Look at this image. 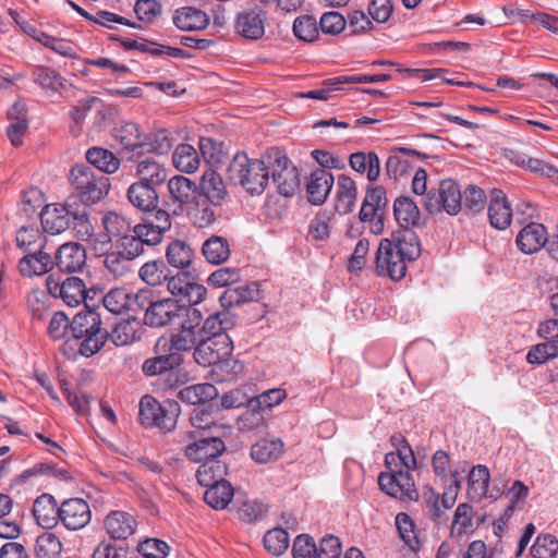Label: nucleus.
Segmentation results:
<instances>
[{
    "label": "nucleus",
    "instance_id": "1",
    "mask_svg": "<svg viewBox=\"0 0 558 558\" xmlns=\"http://www.w3.org/2000/svg\"><path fill=\"white\" fill-rule=\"evenodd\" d=\"M227 178L251 195H260L269 182L268 150L260 159L250 158L243 151L236 153L227 167Z\"/></svg>",
    "mask_w": 558,
    "mask_h": 558
},
{
    "label": "nucleus",
    "instance_id": "2",
    "mask_svg": "<svg viewBox=\"0 0 558 558\" xmlns=\"http://www.w3.org/2000/svg\"><path fill=\"white\" fill-rule=\"evenodd\" d=\"M109 338V332L102 328L100 315L94 310L77 313L71 322V337L78 352L86 357L101 350Z\"/></svg>",
    "mask_w": 558,
    "mask_h": 558
},
{
    "label": "nucleus",
    "instance_id": "3",
    "mask_svg": "<svg viewBox=\"0 0 558 558\" xmlns=\"http://www.w3.org/2000/svg\"><path fill=\"white\" fill-rule=\"evenodd\" d=\"M69 181L73 196L89 206L104 199L110 190V180L87 165H76L70 170Z\"/></svg>",
    "mask_w": 558,
    "mask_h": 558
},
{
    "label": "nucleus",
    "instance_id": "4",
    "mask_svg": "<svg viewBox=\"0 0 558 558\" xmlns=\"http://www.w3.org/2000/svg\"><path fill=\"white\" fill-rule=\"evenodd\" d=\"M424 208L430 215L446 213L458 215L462 209V192L460 184L453 179L439 181L437 187H432L424 199Z\"/></svg>",
    "mask_w": 558,
    "mask_h": 558
},
{
    "label": "nucleus",
    "instance_id": "5",
    "mask_svg": "<svg viewBox=\"0 0 558 558\" xmlns=\"http://www.w3.org/2000/svg\"><path fill=\"white\" fill-rule=\"evenodd\" d=\"M180 405L177 401L167 400L160 403L154 397L146 395L140 402V420L146 427H158L171 430L177 424Z\"/></svg>",
    "mask_w": 558,
    "mask_h": 558
},
{
    "label": "nucleus",
    "instance_id": "6",
    "mask_svg": "<svg viewBox=\"0 0 558 558\" xmlns=\"http://www.w3.org/2000/svg\"><path fill=\"white\" fill-rule=\"evenodd\" d=\"M269 178L280 195L291 197L300 186V173L289 158L278 148L268 149Z\"/></svg>",
    "mask_w": 558,
    "mask_h": 558
},
{
    "label": "nucleus",
    "instance_id": "7",
    "mask_svg": "<svg viewBox=\"0 0 558 558\" xmlns=\"http://www.w3.org/2000/svg\"><path fill=\"white\" fill-rule=\"evenodd\" d=\"M388 472L380 473L378 485L387 495L400 500H414L418 494L411 474L413 469H405L403 464L386 465Z\"/></svg>",
    "mask_w": 558,
    "mask_h": 558
},
{
    "label": "nucleus",
    "instance_id": "8",
    "mask_svg": "<svg viewBox=\"0 0 558 558\" xmlns=\"http://www.w3.org/2000/svg\"><path fill=\"white\" fill-rule=\"evenodd\" d=\"M146 302L140 311H145L144 323L149 327H165L174 323L175 319H180L184 316L186 305L181 304L178 299L167 298L154 301L151 299V292L145 290Z\"/></svg>",
    "mask_w": 558,
    "mask_h": 558
},
{
    "label": "nucleus",
    "instance_id": "9",
    "mask_svg": "<svg viewBox=\"0 0 558 558\" xmlns=\"http://www.w3.org/2000/svg\"><path fill=\"white\" fill-rule=\"evenodd\" d=\"M202 312L195 307H187L182 319L179 322V328L171 333L167 343L170 353L189 352L195 349L201 341L198 325L202 324Z\"/></svg>",
    "mask_w": 558,
    "mask_h": 558
},
{
    "label": "nucleus",
    "instance_id": "10",
    "mask_svg": "<svg viewBox=\"0 0 558 558\" xmlns=\"http://www.w3.org/2000/svg\"><path fill=\"white\" fill-rule=\"evenodd\" d=\"M46 286L49 294L54 299H60L68 306H77L82 302L87 305V299L93 290H87L85 282L76 276H56L50 274L46 279Z\"/></svg>",
    "mask_w": 558,
    "mask_h": 558
},
{
    "label": "nucleus",
    "instance_id": "11",
    "mask_svg": "<svg viewBox=\"0 0 558 558\" xmlns=\"http://www.w3.org/2000/svg\"><path fill=\"white\" fill-rule=\"evenodd\" d=\"M185 439L190 442L184 448V454L192 462L218 458L226 450V445L219 436L204 434L202 430L186 432Z\"/></svg>",
    "mask_w": 558,
    "mask_h": 558
},
{
    "label": "nucleus",
    "instance_id": "12",
    "mask_svg": "<svg viewBox=\"0 0 558 558\" xmlns=\"http://www.w3.org/2000/svg\"><path fill=\"white\" fill-rule=\"evenodd\" d=\"M375 270L378 276H387L395 281L405 276L407 260L396 251L390 239H383L379 243Z\"/></svg>",
    "mask_w": 558,
    "mask_h": 558
},
{
    "label": "nucleus",
    "instance_id": "13",
    "mask_svg": "<svg viewBox=\"0 0 558 558\" xmlns=\"http://www.w3.org/2000/svg\"><path fill=\"white\" fill-rule=\"evenodd\" d=\"M233 352V342L231 337L201 338L198 345L193 351L194 361L203 366H215L223 357Z\"/></svg>",
    "mask_w": 558,
    "mask_h": 558
},
{
    "label": "nucleus",
    "instance_id": "14",
    "mask_svg": "<svg viewBox=\"0 0 558 558\" xmlns=\"http://www.w3.org/2000/svg\"><path fill=\"white\" fill-rule=\"evenodd\" d=\"M104 307L112 314L120 315L128 311H137L146 302V292L141 290L137 293L126 288H113L101 296Z\"/></svg>",
    "mask_w": 558,
    "mask_h": 558
},
{
    "label": "nucleus",
    "instance_id": "15",
    "mask_svg": "<svg viewBox=\"0 0 558 558\" xmlns=\"http://www.w3.org/2000/svg\"><path fill=\"white\" fill-rule=\"evenodd\" d=\"M59 522L69 531L85 527L92 519L89 505L83 498H69L59 506Z\"/></svg>",
    "mask_w": 558,
    "mask_h": 558
},
{
    "label": "nucleus",
    "instance_id": "16",
    "mask_svg": "<svg viewBox=\"0 0 558 558\" xmlns=\"http://www.w3.org/2000/svg\"><path fill=\"white\" fill-rule=\"evenodd\" d=\"M86 251L80 243L66 242L54 252L53 266L62 272H80L86 266Z\"/></svg>",
    "mask_w": 558,
    "mask_h": 558
},
{
    "label": "nucleus",
    "instance_id": "17",
    "mask_svg": "<svg viewBox=\"0 0 558 558\" xmlns=\"http://www.w3.org/2000/svg\"><path fill=\"white\" fill-rule=\"evenodd\" d=\"M154 246H156V244L140 226V223L134 225V230L132 232L122 236L118 241H113L112 244V247L118 248L132 262H134L140 256L145 255Z\"/></svg>",
    "mask_w": 558,
    "mask_h": 558
},
{
    "label": "nucleus",
    "instance_id": "18",
    "mask_svg": "<svg viewBox=\"0 0 558 558\" xmlns=\"http://www.w3.org/2000/svg\"><path fill=\"white\" fill-rule=\"evenodd\" d=\"M104 526L110 538L124 541L135 533L137 521L135 517L129 512L113 510L106 515Z\"/></svg>",
    "mask_w": 558,
    "mask_h": 558
},
{
    "label": "nucleus",
    "instance_id": "19",
    "mask_svg": "<svg viewBox=\"0 0 558 558\" xmlns=\"http://www.w3.org/2000/svg\"><path fill=\"white\" fill-rule=\"evenodd\" d=\"M333 183L335 179L330 171L327 169L314 170L305 185L307 201L316 206L324 204L331 192Z\"/></svg>",
    "mask_w": 558,
    "mask_h": 558
},
{
    "label": "nucleus",
    "instance_id": "20",
    "mask_svg": "<svg viewBox=\"0 0 558 558\" xmlns=\"http://www.w3.org/2000/svg\"><path fill=\"white\" fill-rule=\"evenodd\" d=\"M25 253L26 255L19 262V271L24 277L41 276L54 267L53 258L46 248Z\"/></svg>",
    "mask_w": 558,
    "mask_h": 558
},
{
    "label": "nucleus",
    "instance_id": "21",
    "mask_svg": "<svg viewBox=\"0 0 558 558\" xmlns=\"http://www.w3.org/2000/svg\"><path fill=\"white\" fill-rule=\"evenodd\" d=\"M44 232L58 234L71 227V205L50 208L46 205L39 213Z\"/></svg>",
    "mask_w": 558,
    "mask_h": 558
},
{
    "label": "nucleus",
    "instance_id": "22",
    "mask_svg": "<svg viewBox=\"0 0 558 558\" xmlns=\"http://www.w3.org/2000/svg\"><path fill=\"white\" fill-rule=\"evenodd\" d=\"M391 153L386 162V171L388 175L395 178L408 173L412 161L427 157L424 153L401 146L392 147Z\"/></svg>",
    "mask_w": 558,
    "mask_h": 558
},
{
    "label": "nucleus",
    "instance_id": "23",
    "mask_svg": "<svg viewBox=\"0 0 558 558\" xmlns=\"http://www.w3.org/2000/svg\"><path fill=\"white\" fill-rule=\"evenodd\" d=\"M266 20V13L262 9H248L239 13L236 29L239 34L247 39H258L265 33Z\"/></svg>",
    "mask_w": 558,
    "mask_h": 558
},
{
    "label": "nucleus",
    "instance_id": "24",
    "mask_svg": "<svg viewBox=\"0 0 558 558\" xmlns=\"http://www.w3.org/2000/svg\"><path fill=\"white\" fill-rule=\"evenodd\" d=\"M515 242L522 253H536L547 242V230L542 223L530 222L518 233Z\"/></svg>",
    "mask_w": 558,
    "mask_h": 558
},
{
    "label": "nucleus",
    "instance_id": "25",
    "mask_svg": "<svg viewBox=\"0 0 558 558\" xmlns=\"http://www.w3.org/2000/svg\"><path fill=\"white\" fill-rule=\"evenodd\" d=\"M235 326V316L229 311L216 312L209 315L203 323L198 325L201 338H219L230 337L228 330Z\"/></svg>",
    "mask_w": 558,
    "mask_h": 558
},
{
    "label": "nucleus",
    "instance_id": "26",
    "mask_svg": "<svg viewBox=\"0 0 558 558\" xmlns=\"http://www.w3.org/2000/svg\"><path fill=\"white\" fill-rule=\"evenodd\" d=\"M126 196L135 208L144 213L156 210L159 204L156 187L143 182L132 183L128 189Z\"/></svg>",
    "mask_w": 558,
    "mask_h": 558
},
{
    "label": "nucleus",
    "instance_id": "27",
    "mask_svg": "<svg viewBox=\"0 0 558 558\" xmlns=\"http://www.w3.org/2000/svg\"><path fill=\"white\" fill-rule=\"evenodd\" d=\"M33 515L44 529H52L59 523V505L50 494H41L33 504Z\"/></svg>",
    "mask_w": 558,
    "mask_h": 558
},
{
    "label": "nucleus",
    "instance_id": "28",
    "mask_svg": "<svg viewBox=\"0 0 558 558\" xmlns=\"http://www.w3.org/2000/svg\"><path fill=\"white\" fill-rule=\"evenodd\" d=\"M490 225L498 229H507L512 220V209L505 194L500 190H494L488 206Z\"/></svg>",
    "mask_w": 558,
    "mask_h": 558
},
{
    "label": "nucleus",
    "instance_id": "29",
    "mask_svg": "<svg viewBox=\"0 0 558 558\" xmlns=\"http://www.w3.org/2000/svg\"><path fill=\"white\" fill-rule=\"evenodd\" d=\"M393 216L401 229H412L421 225V211L410 196H399L393 202Z\"/></svg>",
    "mask_w": 558,
    "mask_h": 558
},
{
    "label": "nucleus",
    "instance_id": "30",
    "mask_svg": "<svg viewBox=\"0 0 558 558\" xmlns=\"http://www.w3.org/2000/svg\"><path fill=\"white\" fill-rule=\"evenodd\" d=\"M396 251L407 260L413 262L421 255V243L412 229H401L392 234Z\"/></svg>",
    "mask_w": 558,
    "mask_h": 558
},
{
    "label": "nucleus",
    "instance_id": "31",
    "mask_svg": "<svg viewBox=\"0 0 558 558\" xmlns=\"http://www.w3.org/2000/svg\"><path fill=\"white\" fill-rule=\"evenodd\" d=\"M174 25L186 32L202 31L208 23L207 14L193 7H182L178 9L173 15Z\"/></svg>",
    "mask_w": 558,
    "mask_h": 558
},
{
    "label": "nucleus",
    "instance_id": "32",
    "mask_svg": "<svg viewBox=\"0 0 558 558\" xmlns=\"http://www.w3.org/2000/svg\"><path fill=\"white\" fill-rule=\"evenodd\" d=\"M390 440L396 451L386 453L385 465L401 463L405 469H416L417 462L415 456L405 437L401 434H397L393 435Z\"/></svg>",
    "mask_w": 558,
    "mask_h": 558
},
{
    "label": "nucleus",
    "instance_id": "33",
    "mask_svg": "<svg viewBox=\"0 0 558 558\" xmlns=\"http://www.w3.org/2000/svg\"><path fill=\"white\" fill-rule=\"evenodd\" d=\"M357 196L355 182L345 174H340L337 181L336 210L345 215L352 211Z\"/></svg>",
    "mask_w": 558,
    "mask_h": 558
},
{
    "label": "nucleus",
    "instance_id": "34",
    "mask_svg": "<svg viewBox=\"0 0 558 558\" xmlns=\"http://www.w3.org/2000/svg\"><path fill=\"white\" fill-rule=\"evenodd\" d=\"M142 336V326L136 318L122 319L114 325L109 338L117 347H124L140 340Z\"/></svg>",
    "mask_w": 558,
    "mask_h": 558
},
{
    "label": "nucleus",
    "instance_id": "35",
    "mask_svg": "<svg viewBox=\"0 0 558 558\" xmlns=\"http://www.w3.org/2000/svg\"><path fill=\"white\" fill-rule=\"evenodd\" d=\"M199 186L203 195L215 206L220 205L227 196L226 184L221 175L214 170L203 173Z\"/></svg>",
    "mask_w": 558,
    "mask_h": 558
},
{
    "label": "nucleus",
    "instance_id": "36",
    "mask_svg": "<svg viewBox=\"0 0 558 558\" xmlns=\"http://www.w3.org/2000/svg\"><path fill=\"white\" fill-rule=\"evenodd\" d=\"M184 362L183 355L170 353L149 357L144 361L142 372L146 376H163L168 371L179 368Z\"/></svg>",
    "mask_w": 558,
    "mask_h": 558
},
{
    "label": "nucleus",
    "instance_id": "37",
    "mask_svg": "<svg viewBox=\"0 0 558 558\" xmlns=\"http://www.w3.org/2000/svg\"><path fill=\"white\" fill-rule=\"evenodd\" d=\"M218 396L217 388L208 383L194 384L179 390L177 397L187 404H205Z\"/></svg>",
    "mask_w": 558,
    "mask_h": 558
},
{
    "label": "nucleus",
    "instance_id": "38",
    "mask_svg": "<svg viewBox=\"0 0 558 558\" xmlns=\"http://www.w3.org/2000/svg\"><path fill=\"white\" fill-rule=\"evenodd\" d=\"M196 190L195 182L183 175H174L168 181L169 194L180 208L195 199Z\"/></svg>",
    "mask_w": 558,
    "mask_h": 558
},
{
    "label": "nucleus",
    "instance_id": "39",
    "mask_svg": "<svg viewBox=\"0 0 558 558\" xmlns=\"http://www.w3.org/2000/svg\"><path fill=\"white\" fill-rule=\"evenodd\" d=\"M154 211V217L151 219H146L143 222H140V226L144 229L153 242L158 245L162 242L165 233L171 229L172 219L170 214L163 209L157 208Z\"/></svg>",
    "mask_w": 558,
    "mask_h": 558
},
{
    "label": "nucleus",
    "instance_id": "40",
    "mask_svg": "<svg viewBox=\"0 0 558 558\" xmlns=\"http://www.w3.org/2000/svg\"><path fill=\"white\" fill-rule=\"evenodd\" d=\"M350 167L359 172H366L367 179L369 181H375L379 177L380 172V162L376 153L369 151H356L350 155L349 157Z\"/></svg>",
    "mask_w": 558,
    "mask_h": 558
},
{
    "label": "nucleus",
    "instance_id": "41",
    "mask_svg": "<svg viewBox=\"0 0 558 558\" xmlns=\"http://www.w3.org/2000/svg\"><path fill=\"white\" fill-rule=\"evenodd\" d=\"M284 450L280 439H260L251 448V457L257 463H269L278 460Z\"/></svg>",
    "mask_w": 558,
    "mask_h": 558
},
{
    "label": "nucleus",
    "instance_id": "42",
    "mask_svg": "<svg viewBox=\"0 0 558 558\" xmlns=\"http://www.w3.org/2000/svg\"><path fill=\"white\" fill-rule=\"evenodd\" d=\"M172 162L180 172L193 173L199 168L201 158L195 147L190 144H180L172 154Z\"/></svg>",
    "mask_w": 558,
    "mask_h": 558
},
{
    "label": "nucleus",
    "instance_id": "43",
    "mask_svg": "<svg viewBox=\"0 0 558 558\" xmlns=\"http://www.w3.org/2000/svg\"><path fill=\"white\" fill-rule=\"evenodd\" d=\"M88 166L95 167L99 172L114 173L120 167V159L110 150L102 147H92L86 151Z\"/></svg>",
    "mask_w": 558,
    "mask_h": 558
},
{
    "label": "nucleus",
    "instance_id": "44",
    "mask_svg": "<svg viewBox=\"0 0 558 558\" xmlns=\"http://www.w3.org/2000/svg\"><path fill=\"white\" fill-rule=\"evenodd\" d=\"M136 175L140 178L138 182L156 187L167 180V170L154 159L145 158L137 163Z\"/></svg>",
    "mask_w": 558,
    "mask_h": 558
},
{
    "label": "nucleus",
    "instance_id": "45",
    "mask_svg": "<svg viewBox=\"0 0 558 558\" xmlns=\"http://www.w3.org/2000/svg\"><path fill=\"white\" fill-rule=\"evenodd\" d=\"M114 140L126 149L134 151L137 148H143L144 136L138 124L134 122H126L114 129Z\"/></svg>",
    "mask_w": 558,
    "mask_h": 558
},
{
    "label": "nucleus",
    "instance_id": "46",
    "mask_svg": "<svg viewBox=\"0 0 558 558\" xmlns=\"http://www.w3.org/2000/svg\"><path fill=\"white\" fill-rule=\"evenodd\" d=\"M32 80L43 89L52 92L65 89L68 85V81L63 76H61L56 70L45 65L35 66L32 72Z\"/></svg>",
    "mask_w": 558,
    "mask_h": 558
},
{
    "label": "nucleus",
    "instance_id": "47",
    "mask_svg": "<svg viewBox=\"0 0 558 558\" xmlns=\"http://www.w3.org/2000/svg\"><path fill=\"white\" fill-rule=\"evenodd\" d=\"M205 259L214 265L225 263L230 256V245L226 238L211 235L202 245Z\"/></svg>",
    "mask_w": 558,
    "mask_h": 558
},
{
    "label": "nucleus",
    "instance_id": "48",
    "mask_svg": "<svg viewBox=\"0 0 558 558\" xmlns=\"http://www.w3.org/2000/svg\"><path fill=\"white\" fill-rule=\"evenodd\" d=\"M234 489L229 482H218L204 493L205 502L215 510H222L231 502Z\"/></svg>",
    "mask_w": 558,
    "mask_h": 558
},
{
    "label": "nucleus",
    "instance_id": "49",
    "mask_svg": "<svg viewBox=\"0 0 558 558\" xmlns=\"http://www.w3.org/2000/svg\"><path fill=\"white\" fill-rule=\"evenodd\" d=\"M489 470L487 466L478 464L474 466L469 474L468 496L472 500H481L486 496L489 485Z\"/></svg>",
    "mask_w": 558,
    "mask_h": 558
},
{
    "label": "nucleus",
    "instance_id": "50",
    "mask_svg": "<svg viewBox=\"0 0 558 558\" xmlns=\"http://www.w3.org/2000/svg\"><path fill=\"white\" fill-rule=\"evenodd\" d=\"M227 474V466L221 461L215 459H210L204 461L197 472L196 478L197 482L204 486L208 487L217 484L218 482H227L223 476Z\"/></svg>",
    "mask_w": 558,
    "mask_h": 558
},
{
    "label": "nucleus",
    "instance_id": "51",
    "mask_svg": "<svg viewBox=\"0 0 558 558\" xmlns=\"http://www.w3.org/2000/svg\"><path fill=\"white\" fill-rule=\"evenodd\" d=\"M166 257L170 266L183 270L192 264L194 251L184 241L174 240L167 246Z\"/></svg>",
    "mask_w": 558,
    "mask_h": 558
},
{
    "label": "nucleus",
    "instance_id": "52",
    "mask_svg": "<svg viewBox=\"0 0 558 558\" xmlns=\"http://www.w3.org/2000/svg\"><path fill=\"white\" fill-rule=\"evenodd\" d=\"M256 293L257 290L254 287L247 284L229 287L220 295L219 301L221 306L227 311V308L240 306L243 303L253 301Z\"/></svg>",
    "mask_w": 558,
    "mask_h": 558
},
{
    "label": "nucleus",
    "instance_id": "53",
    "mask_svg": "<svg viewBox=\"0 0 558 558\" xmlns=\"http://www.w3.org/2000/svg\"><path fill=\"white\" fill-rule=\"evenodd\" d=\"M16 245L24 252L47 248V236L36 227H22L16 233Z\"/></svg>",
    "mask_w": 558,
    "mask_h": 558
},
{
    "label": "nucleus",
    "instance_id": "54",
    "mask_svg": "<svg viewBox=\"0 0 558 558\" xmlns=\"http://www.w3.org/2000/svg\"><path fill=\"white\" fill-rule=\"evenodd\" d=\"M102 225L107 234L113 241H118L134 230V226L129 218L114 211H109L104 216Z\"/></svg>",
    "mask_w": 558,
    "mask_h": 558
},
{
    "label": "nucleus",
    "instance_id": "55",
    "mask_svg": "<svg viewBox=\"0 0 558 558\" xmlns=\"http://www.w3.org/2000/svg\"><path fill=\"white\" fill-rule=\"evenodd\" d=\"M474 529L472 506L466 502L460 504L453 514L450 532L451 536L461 538L464 534L472 532Z\"/></svg>",
    "mask_w": 558,
    "mask_h": 558
},
{
    "label": "nucleus",
    "instance_id": "56",
    "mask_svg": "<svg viewBox=\"0 0 558 558\" xmlns=\"http://www.w3.org/2000/svg\"><path fill=\"white\" fill-rule=\"evenodd\" d=\"M34 553L37 558H59L62 543L54 533L45 532L37 537Z\"/></svg>",
    "mask_w": 558,
    "mask_h": 558
},
{
    "label": "nucleus",
    "instance_id": "57",
    "mask_svg": "<svg viewBox=\"0 0 558 558\" xmlns=\"http://www.w3.org/2000/svg\"><path fill=\"white\" fill-rule=\"evenodd\" d=\"M132 263L116 247L104 255V266L114 278H122L132 272Z\"/></svg>",
    "mask_w": 558,
    "mask_h": 558
},
{
    "label": "nucleus",
    "instance_id": "58",
    "mask_svg": "<svg viewBox=\"0 0 558 558\" xmlns=\"http://www.w3.org/2000/svg\"><path fill=\"white\" fill-rule=\"evenodd\" d=\"M529 495V487L521 481H514L507 493L510 504L500 517L502 523H507L514 510L522 509Z\"/></svg>",
    "mask_w": 558,
    "mask_h": 558
},
{
    "label": "nucleus",
    "instance_id": "59",
    "mask_svg": "<svg viewBox=\"0 0 558 558\" xmlns=\"http://www.w3.org/2000/svg\"><path fill=\"white\" fill-rule=\"evenodd\" d=\"M172 140L167 130H156L144 136L143 149L147 153L165 155L171 150Z\"/></svg>",
    "mask_w": 558,
    "mask_h": 558
},
{
    "label": "nucleus",
    "instance_id": "60",
    "mask_svg": "<svg viewBox=\"0 0 558 558\" xmlns=\"http://www.w3.org/2000/svg\"><path fill=\"white\" fill-rule=\"evenodd\" d=\"M38 476H52L59 480H66L68 472L65 470L56 469L52 464L40 462L32 468L24 470L15 480L16 483H26Z\"/></svg>",
    "mask_w": 558,
    "mask_h": 558
},
{
    "label": "nucleus",
    "instance_id": "61",
    "mask_svg": "<svg viewBox=\"0 0 558 558\" xmlns=\"http://www.w3.org/2000/svg\"><path fill=\"white\" fill-rule=\"evenodd\" d=\"M167 271L162 260H149L140 268L138 276L147 284L156 287L167 280Z\"/></svg>",
    "mask_w": 558,
    "mask_h": 558
},
{
    "label": "nucleus",
    "instance_id": "62",
    "mask_svg": "<svg viewBox=\"0 0 558 558\" xmlns=\"http://www.w3.org/2000/svg\"><path fill=\"white\" fill-rule=\"evenodd\" d=\"M242 429L253 430L265 424V410L262 407H253V398L247 399L245 411L239 418Z\"/></svg>",
    "mask_w": 558,
    "mask_h": 558
},
{
    "label": "nucleus",
    "instance_id": "63",
    "mask_svg": "<svg viewBox=\"0 0 558 558\" xmlns=\"http://www.w3.org/2000/svg\"><path fill=\"white\" fill-rule=\"evenodd\" d=\"M265 549L274 556L283 554L289 547V535L281 529L269 530L263 538Z\"/></svg>",
    "mask_w": 558,
    "mask_h": 558
},
{
    "label": "nucleus",
    "instance_id": "64",
    "mask_svg": "<svg viewBox=\"0 0 558 558\" xmlns=\"http://www.w3.org/2000/svg\"><path fill=\"white\" fill-rule=\"evenodd\" d=\"M558 553V539L550 534H541L531 547L534 558H554Z\"/></svg>",
    "mask_w": 558,
    "mask_h": 558
}]
</instances>
